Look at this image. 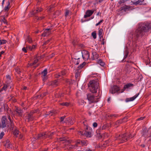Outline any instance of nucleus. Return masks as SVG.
Listing matches in <instances>:
<instances>
[{
    "mask_svg": "<svg viewBox=\"0 0 151 151\" xmlns=\"http://www.w3.org/2000/svg\"><path fill=\"white\" fill-rule=\"evenodd\" d=\"M151 28L150 23H140L138 24L137 29L132 34L131 37L133 40H138L140 38L145 37L147 35V32Z\"/></svg>",
    "mask_w": 151,
    "mask_h": 151,
    "instance_id": "obj_1",
    "label": "nucleus"
},
{
    "mask_svg": "<svg viewBox=\"0 0 151 151\" xmlns=\"http://www.w3.org/2000/svg\"><path fill=\"white\" fill-rule=\"evenodd\" d=\"M88 86L91 92L95 93L97 92L99 88L98 83L95 81H90L88 84Z\"/></svg>",
    "mask_w": 151,
    "mask_h": 151,
    "instance_id": "obj_2",
    "label": "nucleus"
},
{
    "mask_svg": "<svg viewBox=\"0 0 151 151\" xmlns=\"http://www.w3.org/2000/svg\"><path fill=\"white\" fill-rule=\"evenodd\" d=\"M116 140H120L121 141L120 143H123V142L126 141L129 138H132L131 134H130L128 136H127L126 133L124 134H119L116 135Z\"/></svg>",
    "mask_w": 151,
    "mask_h": 151,
    "instance_id": "obj_3",
    "label": "nucleus"
},
{
    "mask_svg": "<svg viewBox=\"0 0 151 151\" xmlns=\"http://www.w3.org/2000/svg\"><path fill=\"white\" fill-rule=\"evenodd\" d=\"M87 96L88 99L91 103L98 102L100 99V97L99 96H95L93 94H88Z\"/></svg>",
    "mask_w": 151,
    "mask_h": 151,
    "instance_id": "obj_4",
    "label": "nucleus"
},
{
    "mask_svg": "<svg viewBox=\"0 0 151 151\" xmlns=\"http://www.w3.org/2000/svg\"><path fill=\"white\" fill-rule=\"evenodd\" d=\"M82 56L85 60H87L89 58V54L88 52L86 50H83L82 52Z\"/></svg>",
    "mask_w": 151,
    "mask_h": 151,
    "instance_id": "obj_5",
    "label": "nucleus"
},
{
    "mask_svg": "<svg viewBox=\"0 0 151 151\" xmlns=\"http://www.w3.org/2000/svg\"><path fill=\"white\" fill-rule=\"evenodd\" d=\"M120 90L119 88L116 85L114 86L111 87L110 89V91L112 94H114L118 92Z\"/></svg>",
    "mask_w": 151,
    "mask_h": 151,
    "instance_id": "obj_6",
    "label": "nucleus"
},
{
    "mask_svg": "<svg viewBox=\"0 0 151 151\" xmlns=\"http://www.w3.org/2000/svg\"><path fill=\"white\" fill-rule=\"evenodd\" d=\"M49 136L48 134H46V132L40 133L38 134L37 139H45L47 138V136Z\"/></svg>",
    "mask_w": 151,
    "mask_h": 151,
    "instance_id": "obj_7",
    "label": "nucleus"
},
{
    "mask_svg": "<svg viewBox=\"0 0 151 151\" xmlns=\"http://www.w3.org/2000/svg\"><path fill=\"white\" fill-rule=\"evenodd\" d=\"M7 121L6 117L3 116L1 119V122L0 123V128H4L6 126V122Z\"/></svg>",
    "mask_w": 151,
    "mask_h": 151,
    "instance_id": "obj_8",
    "label": "nucleus"
},
{
    "mask_svg": "<svg viewBox=\"0 0 151 151\" xmlns=\"http://www.w3.org/2000/svg\"><path fill=\"white\" fill-rule=\"evenodd\" d=\"M94 12L93 11L88 10L86 12L85 15H84V18H86L91 16Z\"/></svg>",
    "mask_w": 151,
    "mask_h": 151,
    "instance_id": "obj_9",
    "label": "nucleus"
},
{
    "mask_svg": "<svg viewBox=\"0 0 151 151\" xmlns=\"http://www.w3.org/2000/svg\"><path fill=\"white\" fill-rule=\"evenodd\" d=\"M64 122L68 123L72 125L74 123V119L71 117H69L66 119Z\"/></svg>",
    "mask_w": 151,
    "mask_h": 151,
    "instance_id": "obj_10",
    "label": "nucleus"
},
{
    "mask_svg": "<svg viewBox=\"0 0 151 151\" xmlns=\"http://www.w3.org/2000/svg\"><path fill=\"white\" fill-rule=\"evenodd\" d=\"M144 1V0H137L135 2L131 1V3H132V4H131V5H141L143 4V2Z\"/></svg>",
    "mask_w": 151,
    "mask_h": 151,
    "instance_id": "obj_11",
    "label": "nucleus"
},
{
    "mask_svg": "<svg viewBox=\"0 0 151 151\" xmlns=\"http://www.w3.org/2000/svg\"><path fill=\"white\" fill-rule=\"evenodd\" d=\"M50 30L51 29L50 28L45 29L43 33L41 35V36H48L51 33Z\"/></svg>",
    "mask_w": 151,
    "mask_h": 151,
    "instance_id": "obj_12",
    "label": "nucleus"
},
{
    "mask_svg": "<svg viewBox=\"0 0 151 151\" xmlns=\"http://www.w3.org/2000/svg\"><path fill=\"white\" fill-rule=\"evenodd\" d=\"M131 7V6H128L125 5L123 6V7H121L119 9V10L120 11H123L124 12H126L127 10H129Z\"/></svg>",
    "mask_w": 151,
    "mask_h": 151,
    "instance_id": "obj_13",
    "label": "nucleus"
},
{
    "mask_svg": "<svg viewBox=\"0 0 151 151\" xmlns=\"http://www.w3.org/2000/svg\"><path fill=\"white\" fill-rule=\"evenodd\" d=\"M129 53V51H128V48L127 46H126L125 48V51H124V54L125 55L124 56V59L122 60V62H125L126 61L125 60L124 61V60L125 59H126L128 56Z\"/></svg>",
    "mask_w": 151,
    "mask_h": 151,
    "instance_id": "obj_14",
    "label": "nucleus"
},
{
    "mask_svg": "<svg viewBox=\"0 0 151 151\" xmlns=\"http://www.w3.org/2000/svg\"><path fill=\"white\" fill-rule=\"evenodd\" d=\"M139 95V93L136 94L134 96L132 97L127 98L126 99V102H128L134 100Z\"/></svg>",
    "mask_w": 151,
    "mask_h": 151,
    "instance_id": "obj_15",
    "label": "nucleus"
},
{
    "mask_svg": "<svg viewBox=\"0 0 151 151\" xmlns=\"http://www.w3.org/2000/svg\"><path fill=\"white\" fill-rule=\"evenodd\" d=\"M5 146L8 148L12 149V146L10 142L9 139H7L6 141V144L5 145Z\"/></svg>",
    "mask_w": 151,
    "mask_h": 151,
    "instance_id": "obj_16",
    "label": "nucleus"
},
{
    "mask_svg": "<svg viewBox=\"0 0 151 151\" xmlns=\"http://www.w3.org/2000/svg\"><path fill=\"white\" fill-rule=\"evenodd\" d=\"M25 120H27L28 122L30 121H32L34 119L32 115L28 114L27 116H26L25 117Z\"/></svg>",
    "mask_w": 151,
    "mask_h": 151,
    "instance_id": "obj_17",
    "label": "nucleus"
},
{
    "mask_svg": "<svg viewBox=\"0 0 151 151\" xmlns=\"http://www.w3.org/2000/svg\"><path fill=\"white\" fill-rule=\"evenodd\" d=\"M59 84L58 81L55 80L50 82V85L53 87H55L58 86Z\"/></svg>",
    "mask_w": 151,
    "mask_h": 151,
    "instance_id": "obj_18",
    "label": "nucleus"
},
{
    "mask_svg": "<svg viewBox=\"0 0 151 151\" xmlns=\"http://www.w3.org/2000/svg\"><path fill=\"white\" fill-rule=\"evenodd\" d=\"M14 112H16L18 115L19 116H21L22 114L23 111L21 109H19L17 108L14 111Z\"/></svg>",
    "mask_w": 151,
    "mask_h": 151,
    "instance_id": "obj_19",
    "label": "nucleus"
},
{
    "mask_svg": "<svg viewBox=\"0 0 151 151\" xmlns=\"http://www.w3.org/2000/svg\"><path fill=\"white\" fill-rule=\"evenodd\" d=\"M42 58V56H41L40 57H38L37 58L35 59L33 62L32 63L30 64V66H32L35 65L38 62L39 59H40L41 58Z\"/></svg>",
    "mask_w": 151,
    "mask_h": 151,
    "instance_id": "obj_20",
    "label": "nucleus"
},
{
    "mask_svg": "<svg viewBox=\"0 0 151 151\" xmlns=\"http://www.w3.org/2000/svg\"><path fill=\"white\" fill-rule=\"evenodd\" d=\"M36 47V45H33L32 46L29 45H27L26 46V48H27V50L30 51H32L35 49Z\"/></svg>",
    "mask_w": 151,
    "mask_h": 151,
    "instance_id": "obj_21",
    "label": "nucleus"
},
{
    "mask_svg": "<svg viewBox=\"0 0 151 151\" xmlns=\"http://www.w3.org/2000/svg\"><path fill=\"white\" fill-rule=\"evenodd\" d=\"M93 57L92 58V60L97 59L99 56V55L95 52H94L92 53Z\"/></svg>",
    "mask_w": 151,
    "mask_h": 151,
    "instance_id": "obj_22",
    "label": "nucleus"
},
{
    "mask_svg": "<svg viewBox=\"0 0 151 151\" xmlns=\"http://www.w3.org/2000/svg\"><path fill=\"white\" fill-rule=\"evenodd\" d=\"M56 113V112L55 111L52 110L46 112V113L45 114V115H49L50 116H52Z\"/></svg>",
    "mask_w": 151,
    "mask_h": 151,
    "instance_id": "obj_23",
    "label": "nucleus"
},
{
    "mask_svg": "<svg viewBox=\"0 0 151 151\" xmlns=\"http://www.w3.org/2000/svg\"><path fill=\"white\" fill-rule=\"evenodd\" d=\"M42 10V9L41 8H38L36 10H35L33 11L32 14L34 15H35L37 13L41 12Z\"/></svg>",
    "mask_w": 151,
    "mask_h": 151,
    "instance_id": "obj_24",
    "label": "nucleus"
},
{
    "mask_svg": "<svg viewBox=\"0 0 151 151\" xmlns=\"http://www.w3.org/2000/svg\"><path fill=\"white\" fill-rule=\"evenodd\" d=\"M127 1H130V0H120L118 1V3L119 4V6H121L123 4L125 3Z\"/></svg>",
    "mask_w": 151,
    "mask_h": 151,
    "instance_id": "obj_25",
    "label": "nucleus"
},
{
    "mask_svg": "<svg viewBox=\"0 0 151 151\" xmlns=\"http://www.w3.org/2000/svg\"><path fill=\"white\" fill-rule=\"evenodd\" d=\"M133 86V84L128 83L125 85L124 86V89H126L127 88H129L130 87L132 86Z\"/></svg>",
    "mask_w": 151,
    "mask_h": 151,
    "instance_id": "obj_26",
    "label": "nucleus"
},
{
    "mask_svg": "<svg viewBox=\"0 0 151 151\" xmlns=\"http://www.w3.org/2000/svg\"><path fill=\"white\" fill-rule=\"evenodd\" d=\"M80 71L79 70H77L76 71L75 76L76 80H77L78 79V80H79L78 77L80 75Z\"/></svg>",
    "mask_w": 151,
    "mask_h": 151,
    "instance_id": "obj_27",
    "label": "nucleus"
},
{
    "mask_svg": "<svg viewBox=\"0 0 151 151\" xmlns=\"http://www.w3.org/2000/svg\"><path fill=\"white\" fill-rule=\"evenodd\" d=\"M84 134L87 137H91V132L85 131L84 132Z\"/></svg>",
    "mask_w": 151,
    "mask_h": 151,
    "instance_id": "obj_28",
    "label": "nucleus"
},
{
    "mask_svg": "<svg viewBox=\"0 0 151 151\" xmlns=\"http://www.w3.org/2000/svg\"><path fill=\"white\" fill-rule=\"evenodd\" d=\"M103 32V29L102 28H101L99 29V37L100 38H101L102 37H103V35L102 34V32Z\"/></svg>",
    "mask_w": 151,
    "mask_h": 151,
    "instance_id": "obj_29",
    "label": "nucleus"
},
{
    "mask_svg": "<svg viewBox=\"0 0 151 151\" xmlns=\"http://www.w3.org/2000/svg\"><path fill=\"white\" fill-rule=\"evenodd\" d=\"M97 63L102 66H104L105 65V63L101 59L97 60Z\"/></svg>",
    "mask_w": 151,
    "mask_h": 151,
    "instance_id": "obj_30",
    "label": "nucleus"
},
{
    "mask_svg": "<svg viewBox=\"0 0 151 151\" xmlns=\"http://www.w3.org/2000/svg\"><path fill=\"white\" fill-rule=\"evenodd\" d=\"M47 70L45 69L42 72L41 74L43 76L45 77L47 75Z\"/></svg>",
    "mask_w": 151,
    "mask_h": 151,
    "instance_id": "obj_31",
    "label": "nucleus"
},
{
    "mask_svg": "<svg viewBox=\"0 0 151 151\" xmlns=\"http://www.w3.org/2000/svg\"><path fill=\"white\" fill-rule=\"evenodd\" d=\"M86 63L85 62H83L81 64H80L79 66L78 67V69L79 70L80 69H82L83 67L86 65Z\"/></svg>",
    "mask_w": 151,
    "mask_h": 151,
    "instance_id": "obj_32",
    "label": "nucleus"
},
{
    "mask_svg": "<svg viewBox=\"0 0 151 151\" xmlns=\"http://www.w3.org/2000/svg\"><path fill=\"white\" fill-rule=\"evenodd\" d=\"M27 41L29 43H31L33 42L32 38L30 37L29 36H28L27 37Z\"/></svg>",
    "mask_w": 151,
    "mask_h": 151,
    "instance_id": "obj_33",
    "label": "nucleus"
},
{
    "mask_svg": "<svg viewBox=\"0 0 151 151\" xmlns=\"http://www.w3.org/2000/svg\"><path fill=\"white\" fill-rule=\"evenodd\" d=\"M60 104L63 106H68L70 104V103L68 102H63Z\"/></svg>",
    "mask_w": 151,
    "mask_h": 151,
    "instance_id": "obj_34",
    "label": "nucleus"
},
{
    "mask_svg": "<svg viewBox=\"0 0 151 151\" xmlns=\"http://www.w3.org/2000/svg\"><path fill=\"white\" fill-rule=\"evenodd\" d=\"M19 130L16 129L14 130L13 131V134L16 137H17V135L19 134Z\"/></svg>",
    "mask_w": 151,
    "mask_h": 151,
    "instance_id": "obj_35",
    "label": "nucleus"
},
{
    "mask_svg": "<svg viewBox=\"0 0 151 151\" xmlns=\"http://www.w3.org/2000/svg\"><path fill=\"white\" fill-rule=\"evenodd\" d=\"M46 93H43L42 94L38 95L37 96L39 98H42L45 96L46 95Z\"/></svg>",
    "mask_w": 151,
    "mask_h": 151,
    "instance_id": "obj_36",
    "label": "nucleus"
},
{
    "mask_svg": "<svg viewBox=\"0 0 151 151\" xmlns=\"http://www.w3.org/2000/svg\"><path fill=\"white\" fill-rule=\"evenodd\" d=\"M6 78H7L6 81L7 82V83H10L11 82V77L9 75L6 76Z\"/></svg>",
    "mask_w": 151,
    "mask_h": 151,
    "instance_id": "obj_37",
    "label": "nucleus"
},
{
    "mask_svg": "<svg viewBox=\"0 0 151 151\" xmlns=\"http://www.w3.org/2000/svg\"><path fill=\"white\" fill-rule=\"evenodd\" d=\"M8 119L10 121V124L11 126V127H13L14 126V125H13V124H12V121L11 119L10 116L8 115Z\"/></svg>",
    "mask_w": 151,
    "mask_h": 151,
    "instance_id": "obj_38",
    "label": "nucleus"
},
{
    "mask_svg": "<svg viewBox=\"0 0 151 151\" xmlns=\"http://www.w3.org/2000/svg\"><path fill=\"white\" fill-rule=\"evenodd\" d=\"M83 125L85 126L86 127H85V129L86 130H87L88 129V126L87 125V123L86 121H84L83 122Z\"/></svg>",
    "mask_w": 151,
    "mask_h": 151,
    "instance_id": "obj_39",
    "label": "nucleus"
},
{
    "mask_svg": "<svg viewBox=\"0 0 151 151\" xmlns=\"http://www.w3.org/2000/svg\"><path fill=\"white\" fill-rule=\"evenodd\" d=\"M118 115L115 114H111L108 116V117L111 118L116 117Z\"/></svg>",
    "mask_w": 151,
    "mask_h": 151,
    "instance_id": "obj_40",
    "label": "nucleus"
},
{
    "mask_svg": "<svg viewBox=\"0 0 151 151\" xmlns=\"http://www.w3.org/2000/svg\"><path fill=\"white\" fill-rule=\"evenodd\" d=\"M87 141H85L84 140H82L81 141V143L82 145H87Z\"/></svg>",
    "mask_w": 151,
    "mask_h": 151,
    "instance_id": "obj_41",
    "label": "nucleus"
},
{
    "mask_svg": "<svg viewBox=\"0 0 151 151\" xmlns=\"http://www.w3.org/2000/svg\"><path fill=\"white\" fill-rule=\"evenodd\" d=\"M6 42V41L4 40H0V44L1 45L2 44H5Z\"/></svg>",
    "mask_w": 151,
    "mask_h": 151,
    "instance_id": "obj_42",
    "label": "nucleus"
},
{
    "mask_svg": "<svg viewBox=\"0 0 151 151\" xmlns=\"http://www.w3.org/2000/svg\"><path fill=\"white\" fill-rule=\"evenodd\" d=\"M79 147L78 145L76 142V144L74 145H72L71 147H70V148H76L78 147Z\"/></svg>",
    "mask_w": 151,
    "mask_h": 151,
    "instance_id": "obj_43",
    "label": "nucleus"
},
{
    "mask_svg": "<svg viewBox=\"0 0 151 151\" xmlns=\"http://www.w3.org/2000/svg\"><path fill=\"white\" fill-rule=\"evenodd\" d=\"M91 35L94 39H96V33L95 31H94L91 33Z\"/></svg>",
    "mask_w": 151,
    "mask_h": 151,
    "instance_id": "obj_44",
    "label": "nucleus"
},
{
    "mask_svg": "<svg viewBox=\"0 0 151 151\" xmlns=\"http://www.w3.org/2000/svg\"><path fill=\"white\" fill-rule=\"evenodd\" d=\"M80 59L79 58H75V62L76 63V65H78L79 64V59Z\"/></svg>",
    "mask_w": 151,
    "mask_h": 151,
    "instance_id": "obj_45",
    "label": "nucleus"
},
{
    "mask_svg": "<svg viewBox=\"0 0 151 151\" xmlns=\"http://www.w3.org/2000/svg\"><path fill=\"white\" fill-rule=\"evenodd\" d=\"M8 4H7V5L6 6L5 8H4V10L5 11H8L9 9V5H10V3H9V1H8Z\"/></svg>",
    "mask_w": 151,
    "mask_h": 151,
    "instance_id": "obj_46",
    "label": "nucleus"
},
{
    "mask_svg": "<svg viewBox=\"0 0 151 151\" xmlns=\"http://www.w3.org/2000/svg\"><path fill=\"white\" fill-rule=\"evenodd\" d=\"M61 72V75L63 76H65V75L66 74V70H63Z\"/></svg>",
    "mask_w": 151,
    "mask_h": 151,
    "instance_id": "obj_47",
    "label": "nucleus"
},
{
    "mask_svg": "<svg viewBox=\"0 0 151 151\" xmlns=\"http://www.w3.org/2000/svg\"><path fill=\"white\" fill-rule=\"evenodd\" d=\"M16 72L18 74H20L21 71L19 68H17L15 69Z\"/></svg>",
    "mask_w": 151,
    "mask_h": 151,
    "instance_id": "obj_48",
    "label": "nucleus"
},
{
    "mask_svg": "<svg viewBox=\"0 0 151 151\" xmlns=\"http://www.w3.org/2000/svg\"><path fill=\"white\" fill-rule=\"evenodd\" d=\"M108 128V125L107 124H104V125L102 127V130L103 129H107Z\"/></svg>",
    "mask_w": 151,
    "mask_h": 151,
    "instance_id": "obj_49",
    "label": "nucleus"
},
{
    "mask_svg": "<svg viewBox=\"0 0 151 151\" xmlns=\"http://www.w3.org/2000/svg\"><path fill=\"white\" fill-rule=\"evenodd\" d=\"M69 13V11L68 10H66L65 13V17H67Z\"/></svg>",
    "mask_w": 151,
    "mask_h": 151,
    "instance_id": "obj_50",
    "label": "nucleus"
},
{
    "mask_svg": "<svg viewBox=\"0 0 151 151\" xmlns=\"http://www.w3.org/2000/svg\"><path fill=\"white\" fill-rule=\"evenodd\" d=\"M1 21L4 24H7V22H6V20L4 17L1 20Z\"/></svg>",
    "mask_w": 151,
    "mask_h": 151,
    "instance_id": "obj_51",
    "label": "nucleus"
},
{
    "mask_svg": "<svg viewBox=\"0 0 151 151\" xmlns=\"http://www.w3.org/2000/svg\"><path fill=\"white\" fill-rule=\"evenodd\" d=\"M4 135V132H2L0 134V139H1L3 137Z\"/></svg>",
    "mask_w": 151,
    "mask_h": 151,
    "instance_id": "obj_52",
    "label": "nucleus"
},
{
    "mask_svg": "<svg viewBox=\"0 0 151 151\" xmlns=\"http://www.w3.org/2000/svg\"><path fill=\"white\" fill-rule=\"evenodd\" d=\"M52 40L51 38H50L49 40H48L47 41L45 42L44 43H43V45H46L47 44Z\"/></svg>",
    "mask_w": 151,
    "mask_h": 151,
    "instance_id": "obj_53",
    "label": "nucleus"
},
{
    "mask_svg": "<svg viewBox=\"0 0 151 151\" xmlns=\"http://www.w3.org/2000/svg\"><path fill=\"white\" fill-rule=\"evenodd\" d=\"M27 48L25 47H23L22 49V50L23 52H24L25 53L27 52Z\"/></svg>",
    "mask_w": 151,
    "mask_h": 151,
    "instance_id": "obj_54",
    "label": "nucleus"
},
{
    "mask_svg": "<svg viewBox=\"0 0 151 151\" xmlns=\"http://www.w3.org/2000/svg\"><path fill=\"white\" fill-rule=\"evenodd\" d=\"M65 116L60 117V122H62L65 119Z\"/></svg>",
    "mask_w": 151,
    "mask_h": 151,
    "instance_id": "obj_55",
    "label": "nucleus"
},
{
    "mask_svg": "<svg viewBox=\"0 0 151 151\" xmlns=\"http://www.w3.org/2000/svg\"><path fill=\"white\" fill-rule=\"evenodd\" d=\"M55 78H59L60 76V74L56 73L55 75Z\"/></svg>",
    "mask_w": 151,
    "mask_h": 151,
    "instance_id": "obj_56",
    "label": "nucleus"
},
{
    "mask_svg": "<svg viewBox=\"0 0 151 151\" xmlns=\"http://www.w3.org/2000/svg\"><path fill=\"white\" fill-rule=\"evenodd\" d=\"M123 122V120H119L116 122V123H118L119 124H120Z\"/></svg>",
    "mask_w": 151,
    "mask_h": 151,
    "instance_id": "obj_57",
    "label": "nucleus"
},
{
    "mask_svg": "<svg viewBox=\"0 0 151 151\" xmlns=\"http://www.w3.org/2000/svg\"><path fill=\"white\" fill-rule=\"evenodd\" d=\"M78 134H81V135H84V132H82L81 131H78Z\"/></svg>",
    "mask_w": 151,
    "mask_h": 151,
    "instance_id": "obj_58",
    "label": "nucleus"
},
{
    "mask_svg": "<svg viewBox=\"0 0 151 151\" xmlns=\"http://www.w3.org/2000/svg\"><path fill=\"white\" fill-rule=\"evenodd\" d=\"M7 85H5L2 88V90H5L6 89H7Z\"/></svg>",
    "mask_w": 151,
    "mask_h": 151,
    "instance_id": "obj_59",
    "label": "nucleus"
},
{
    "mask_svg": "<svg viewBox=\"0 0 151 151\" xmlns=\"http://www.w3.org/2000/svg\"><path fill=\"white\" fill-rule=\"evenodd\" d=\"M103 21V19L101 20L100 21V22H99L98 23L96 24V26H98V25L100 24Z\"/></svg>",
    "mask_w": 151,
    "mask_h": 151,
    "instance_id": "obj_60",
    "label": "nucleus"
},
{
    "mask_svg": "<svg viewBox=\"0 0 151 151\" xmlns=\"http://www.w3.org/2000/svg\"><path fill=\"white\" fill-rule=\"evenodd\" d=\"M76 143L77 144V145H78V146H79V145H80L81 143V140H78L76 142Z\"/></svg>",
    "mask_w": 151,
    "mask_h": 151,
    "instance_id": "obj_61",
    "label": "nucleus"
},
{
    "mask_svg": "<svg viewBox=\"0 0 151 151\" xmlns=\"http://www.w3.org/2000/svg\"><path fill=\"white\" fill-rule=\"evenodd\" d=\"M93 126L94 127H96L97 126V124L96 122H94L93 124Z\"/></svg>",
    "mask_w": 151,
    "mask_h": 151,
    "instance_id": "obj_62",
    "label": "nucleus"
},
{
    "mask_svg": "<svg viewBox=\"0 0 151 151\" xmlns=\"http://www.w3.org/2000/svg\"><path fill=\"white\" fill-rule=\"evenodd\" d=\"M35 113L36 112H35L34 111H32L29 114L32 116L33 114Z\"/></svg>",
    "mask_w": 151,
    "mask_h": 151,
    "instance_id": "obj_63",
    "label": "nucleus"
},
{
    "mask_svg": "<svg viewBox=\"0 0 151 151\" xmlns=\"http://www.w3.org/2000/svg\"><path fill=\"white\" fill-rule=\"evenodd\" d=\"M46 134H48L49 135V136H47V137H50V136H52L53 135V133H47L46 132Z\"/></svg>",
    "mask_w": 151,
    "mask_h": 151,
    "instance_id": "obj_64",
    "label": "nucleus"
}]
</instances>
